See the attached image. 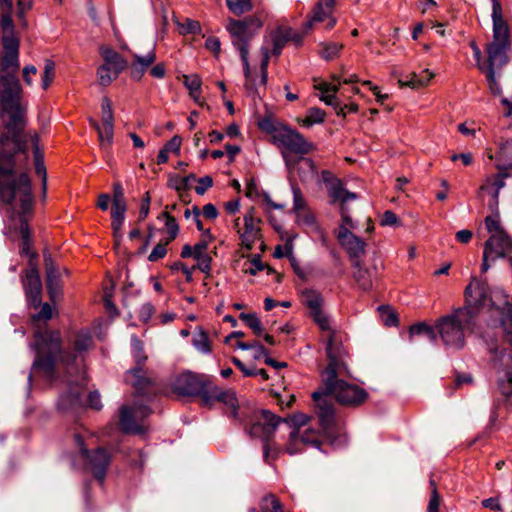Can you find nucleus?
<instances>
[{
  "instance_id": "1",
  "label": "nucleus",
  "mask_w": 512,
  "mask_h": 512,
  "mask_svg": "<svg viewBox=\"0 0 512 512\" xmlns=\"http://www.w3.org/2000/svg\"><path fill=\"white\" fill-rule=\"evenodd\" d=\"M1 43L4 54L1 58L0 108L9 120L6 127L11 136L0 138V196L6 203L18 199L23 212L32 206L31 182L26 172L18 170L15 156L20 157L22 144L18 133L25 126V107L21 105L22 88L17 78L20 68L19 39L15 35L12 18L0 19Z\"/></svg>"
},
{
  "instance_id": "2",
  "label": "nucleus",
  "mask_w": 512,
  "mask_h": 512,
  "mask_svg": "<svg viewBox=\"0 0 512 512\" xmlns=\"http://www.w3.org/2000/svg\"><path fill=\"white\" fill-rule=\"evenodd\" d=\"M347 375L349 369L345 356L329 361L322 372V388L312 394L319 423L324 431H327L334 422V407L330 396L344 406L361 405L368 397L363 388L344 380Z\"/></svg>"
},
{
  "instance_id": "3",
  "label": "nucleus",
  "mask_w": 512,
  "mask_h": 512,
  "mask_svg": "<svg viewBox=\"0 0 512 512\" xmlns=\"http://www.w3.org/2000/svg\"><path fill=\"white\" fill-rule=\"evenodd\" d=\"M172 392L179 396H200L202 403L211 406L214 401L225 405V413L240 422L245 421L244 413H239V403L233 390H222L205 374L184 372L171 383Z\"/></svg>"
},
{
  "instance_id": "4",
  "label": "nucleus",
  "mask_w": 512,
  "mask_h": 512,
  "mask_svg": "<svg viewBox=\"0 0 512 512\" xmlns=\"http://www.w3.org/2000/svg\"><path fill=\"white\" fill-rule=\"evenodd\" d=\"M53 309L50 304H42L40 311L32 316L35 329L34 349L36 358L33 369L40 371L47 380H52L57 356L60 354L61 337L58 331H49L41 325L52 318Z\"/></svg>"
},
{
  "instance_id": "5",
  "label": "nucleus",
  "mask_w": 512,
  "mask_h": 512,
  "mask_svg": "<svg viewBox=\"0 0 512 512\" xmlns=\"http://www.w3.org/2000/svg\"><path fill=\"white\" fill-rule=\"evenodd\" d=\"M93 343L91 334L88 331H80L75 335L73 341L74 354L60 355V360L65 364L67 373L77 372V380L68 379L69 392L63 394L59 398V406L63 410L75 408L80 405L81 389L86 385L87 378L85 372L80 368L82 363V353L87 351Z\"/></svg>"
},
{
  "instance_id": "6",
  "label": "nucleus",
  "mask_w": 512,
  "mask_h": 512,
  "mask_svg": "<svg viewBox=\"0 0 512 512\" xmlns=\"http://www.w3.org/2000/svg\"><path fill=\"white\" fill-rule=\"evenodd\" d=\"M472 326L471 311L469 308H459L451 314L439 318L435 328L443 345L447 349L459 350L465 345L466 333Z\"/></svg>"
},
{
  "instance_id": "7",
  "label": "nucleus",
  "mask_w": 512,
  "mask_h": 512,
  "mask_svg": "<svg viewBox=\"0 0 512 512\" xmlns=\"http://www.w3.org/2000/svg\"><path fill=\"white\" fill-rule=\"evenodd\" d=\"M484 223L490 234L484 244L481 265V271L486 273L490 269V263L506 258L512 252V238L502 227L498 213L487 216Z\"/></svg>"
},
{
  "instance_id": "8",
  "label": "nucleus",
  "mask_w": 512,
  "mask_h": 512,
  "mask_svg": "<svg viewBox=\"0 0 512 512\" xmlns=\"http://www.w3.org/2000/svg\"><path fill=\"white\" fill-rule=\"evenodd\" d=\"M262 22L258 18H246L245 20H230L226 28L231 35L233 46L239 51L245 78L251 75L249 64V43L261 28Z\"/></svg>"
},
{
  "instance_id": "9",
  "label": "nucleus",
  "mask_w": 512,
  "mask_h": 512,
  "mask_svg": "<svg viewBox=\"0 0 512 512\" xmlns=\"http://www.w3.org/2000/svg\"><path fill=\"white\" fill-rule=\"evenodd\" d=\"M492 33V40L485 48L487 59L484 70H500L509 62L511 41L508 24H493Z\"/></svg>"
},
{
  "instance_id": "10",
  "label": "nucleus",
  "mask_w": 512,
  "mask_h": 512,
  "mask_svg": "<svg viewBox=\"0 0 512 512\" xmlns=\"http://www.w3.org/2000/svg\"><path fill=\"white\" fill-rule=\"evenodd\" d=\"M132 353L136 362V366L125 374V382L135 388V398L146 396L147 399L154 394V383L146 376L143 365L147 359L144 355L143 343L137 338H131Z\"/></svg>"
},
{
  "instance_id": "11",
  "label": "nucleus",
  "mask_w": 512,
  "mask_h": 512,
  "mask_svg": "<svg viewBox=\"0 0 512 512\" xmlns=\"http://www.w3.org/2000/svg\"><path fill=\"white\" fill-rule=\"evenodd\" d=\"M261 127L272 133L273 143L281 149L286 161H288V154L304 155L312 149L311 143L294 129L287 126H275L269 129L265 122Z\"/></svg>"
},
{
  "instance_id": "12",
  "label": "nucleus",
  "mask_w": 512,
  "mask_h": 512,
  "mask_svg": "<svg viewBox=\"0 0 512 512\" xmlns=\"http://www.w3.org/2000/svg\"><path fill=\"white\" fill-rule=\"evenodd\" d=\"M151 414V409L140 401H135L133 406L123 405L120 408L119 425L127 434H143L146 427L142 421Z\"/></svg>"
},
{
  "instance_id": "13",
  "label": "nucleus",
  "mask_w": 512,
  "mask_h": 512,
  "mask_svg": "<svg viewBox=\"0 0 512 512\" xmlns=\"http://www.w3.org/2000/svg\"><path fill=\"white\" fill-rule=\"evenodd\" d=\"M493 354L492 365L497 374V385L500 392L510 397L512 395V352L503 350L498 353L496 348H489Z\"/></svg>"
},
{
  "instance_id": "14",
  "label": "nucleus",
  "mask_w": 512,
  "mask_h": 512,
  "mask_svg": "<svg viewBox=\"0 0 512 512\" xmlns=\"http://www.w3.org/2000/svg\"><path fill=\"white\" fill-rule=\"evenodd\" d=\"M314 322L324 333L326 339V354L329 361L345 356V352L339 343L337 331L333 328L331 318L323 310L311 315Z\"/></svg>"
},
{
  "instance_id": "15",
  "label": "nucleus",
  "mask_w": 512,
  "mask_h": 512,
  "mask_svg": "<svg viewBox=\"0 0 512 512\" xmlns=\"http://www.w3.org/2000/svg\"><path fill=\"white\" fill-rule=\"evenodd\" d=\"M331 204H338L340 207H346L349 201L357 199V194L345 189L343 182L335 177L330 171L323 170L321 173Z\"/></svg>"
},
{
  "instance_id": "16",
  "label": "nucleus",
  "mask_w": 512,
  "mask_h": 512,
  "mask_svg": "<svg viewBox=\"0 0 512 512\" xmlns=\"http://www.w3.org/2000/svg\"><path fill=\"white\" fill-rule=\"evenodd\" d=\"M244 227L239 228V218L235 220V228H237V232L241 239V244L247 250H251L256 243V241L261 238V228L260 224L262 223L259 217L255 216L254 208H251L249 211L245 213L243 216Z\"/></svg>"
},
{
  "instance_id": "17",
  "label": "nucleus",
  "mask_w": 512,
  "mask_h": 512,
  "mask_svg": "<svg viewBox=\"0 0 512 512\" xmlns=\"http://www.w3.org/2000/svg\"><path fill=\"white\" fill-rule=\"evenodd\" d=\"M75 442L80 449V452L84 458L88 460L89 468L93 475L100 481H103L106 470L110 463L109 453L103 449L98 448L93 454H89V451L84 447L83 438L81 435H75Z\"/></svg>"
},
{
  "instance_id": "18",
  "label": "nucleus",
  "mask_w": 512,
  "mask_h": 512,
  "mask_svg": "<svg viewBox=\"0 0 512 512\" xmlns=\"http://www.w3.org/2000/svg\"><path fill=\"white\" fill-rule=\"evenodd\" d=\"M336 0H318L313 7L308 21L305 24V30L312 28L316 23L326 22V29H332L337 20L333 16Z\"/></svg>"
},
{
  "instance_id": "19",
  "label": "nucleus",
  "mask_w": 512,
  "mask_h": 512,
  "mask_svg": "<svg viewBox=\"0 0 512 512\" xmlns=\"http://www.w3.org/2000/svg\"><path fill=\"white\" fill-rule=\"evenodd\" d=\"M465 299L467 306L471 311V318H473L474 308L486 305L489 300L488 288L485 283L473 278L472 281L465 289Z\"/></svg>"
},
{
  "instance_id": "20",
  "label": "nucleus",
  "mask_w": 512,
  "mask_h": 512,
  "mask_svg": "<svg viewBox=\"0 0 512 512\" xmlns=\"http://www.w3.org/2000/svg\"><path fill=\"white\" fill-rule=\"evenodd\" d=\"M280 422L281 419L273 413L262 410L257 421L252 424L250 434L266 440L274 433Z\"/></svg>"
},
{
  "instance_id": "21",
  "label": "nucleus",
  "mask_w": 512,
  "mask_h": 512,
  "mask_svg": "<svg viewBox=\"0 0 512 512\" xmlns=\"http://www.w3.org/2000/svg\"><path fill=\"white\" fill-rule=\"evenodd\" d=\"M336 237L352 260L358 261V258L365 253L366 243L352 231L342 228L341 233H336Z\"/></svg>"
},
{
  "instance_id": "22",
  "label": "nucleus",
  "mask_w": 512,
  "mask_h": 512,
  "mask_svg": "<svg viewBox=\"0 0 512 512\" xmlns=\"http://www.w3.org/2000/svg\"><path fill=\"white\" fill-rule=\"evenodd\" d=\"M27 301L35 308L40 305L42 283L40 275L35 268L27 271L23 282Z\"/></svg>"
},
{
  "instance_id": "23",
  "label": "nucleus",
  "mask_w": 512,
  "mask_h": 512,
  "mask_svg": "<svg viewBox=\"0 0 512 512\" xmlns=\"http://www.w3.org/2000/svg\"><path fill=\"white\" fill-rule=\"evenodd\" d=\"M507 174L499 173L486 178L483 185L480 187L481 192H487L491 194L492 199L489 203L491 210L495 213L498 209V196L500 190L505 186V178Z\"/></svg>"
},
{
  "instance_id": "24",
  "label": "nucleus",
  "mask_w": 512,
  "mask_h": 512,
  "mask_svg": "<svg viewBox=\"0 0 512 512\" xmlns=\"http://www.w3.org/2000/svg\"><path fill=\"white\" fill-rule=\"evenodd\" d=\"M31 142L34 150L35 173L41 177L43 191L45 192L47 186V172L44 164V156L43 153L40 151L39 137L37 134L31 136Z\"/></svg>"
},
{
  "instance_id": "25",
  "label": "nucleus",
  "mask_w": 512,
  "mask_h": 512,
  "mask_svg": "<svg viewBox=\"0 0 512 512\" xmlns=\"http://www.w3.org/2000/svg\"><path fill=\"white\" fill-rule=\"evenodd\" d=\"M433 77L434 74L426 69L420 74L411 73L406 78H400L398 82L402 87L405 86L412 89H418L426 86Z\"/></svg>"
},
{
  "instance_id": "26",
  "label": "nucleus",
  "mask_w": 512,
  "mask_h": 512,
  "mask_svg": "<svg viewBox=\"0 0 512 512\" xmlns=\"http://www.w3.org/2000/svg\"><path fill=\"white\" fill-rule=\"evenodd\" d=\"M155 60L156 55L154 51H150L144 56L135 55V61L131 64V76L136 80L141 79L146 69Z\"/></svg>"
},
{
  "instance_id": "27",
  "label": "nucleus",
  "mask_w": 512,
  "mask_h": 512,
  "mask_svg": "<svg viewBox=\"0 0 512 512\" xmlns=\"http://www.w3.org/2000/svg\"><path fill=\"white\" fill-rule=\"evenodd\" d=\"M100 54L104 60V63L114 67L119 73H121L127 67L126 60L115 50L110 47H100Z\"/></svg>"
},
{
  "instance_id": "28",
  "label": "nucleus",
  "mask_w": 512,
  "mask_h": 512,
  "mask_svg": "<svg viewBox=\"0 0 512 512\" xmlns=\"http://www.w3.org/2000/svg\"><path fill=\"white\" fill-rule=\"evenodd\" d=\"M325 104L332 106L338 116L345 117L347 113H356L358 111V105L354 102L348 104H342L337 95H327L321 98Z\"/></svg>"
},
{
  "instance_id": "29",
  "label": "nucleus",
  "mask_w": 512,
  "mask_h": 512,
  "mask_svg": "<svg viewBox=\"0 0 512 512\" xmlns=\"http://www.w3.org/2000/svg\"><path fill=\"white\" fill-rule=\"evenodd\" d=\"M45 266H46V282H47V289L51 295L52 298L55 297V294L60 289L59 284V278H60V271L54 266L51 258H45Z\"/></svg>"
},
{
  "instance_id": "30",
  "label": "nucleus",
  "mask_w": 512,
  "mask_h": 512,
  "mask_svg": "<svg viewBox=\"0 0 512 512\" xmlns=\"http://www.w3.org/2000/svg\"><path fill=\"white\" fill-rule=\"evenodd\" d=\"M192 345L202 354H209L212 351L211 341L203 328L197 327L192 334Z\"/></svg>"
},
{
  "instance_id": "31",
  "label": "nucleus",
  "mask_w": 512,
  "mask_h": 512,
  "mask_svg": "<svg viewBox=\"0 0 512 512\" xmlns=\"http://www.w3.org/2000/svg\"><path fill=\"white\" fill-rule=\"evenodd\" d=\"M90 124L98 132L99 141L102 147L110 146L113 142L114 136V123H102L101 125L95 121L90 120Z\"/></svg>"
},
{
  "instance_id": "32",
  "label": "nucleus",
  "mask_w": 512,
  "mask_h": 512,
  "mask_svg": "<svg viewBox=\"0 0 512 512\" xmlns=\"http://www.w3.org/2000/svg\"><path fill=\"white\" fill-rule=\"evenodd\" d=\"M184 85L189 90L190 96L199 105L202 104L200 100L201 92V79L197 74L184 75Z\"/></svg>"
},
{
  "instance_id": "33",
  "label": "nucleus",
  "mask_w": 512,
  "mask_h": 512,
  "mask_svg": "<svg viewBox=\"0 0 512 512\" xmlns=\"http://www.w3.org/2000/svg\"><path fill=\"white\" fill-rule=\"evenodd\" d=\"M120 73L114 67L103 63L97 70L98 82L102 86L110 85Z\"/></svg>"
},
{
  "instance_id": "34",
  "label": "nucleus",
  "mask_w": 512,
  "mask_h": 512,
  "mask_svg": "<svg viewBox=\"0 0 512 512\" xmlns=\"http://www.w3.org/2000/svg\"><path fill=\"white\" fill-rule=\"evenodd\" d=\"M409 335L410 337L424 336L431 342H434L437 337L435 326H429L425 323H418L411 326L409 330Z\"/></svg>"
},
{
  "instance_id": "35",
  "label": "nucleus",
  "mask_w": 512,
  "mask_h": 512,
  "mask_svg": "<svg viewBox=\"0 0 512 512\" xmlns=\"http://www.w3.org/2000/svg\"><path fill=\"white\" fill-rule=\"evenodd\" d=\"M261 512H284L280 500L273 494L265 495L259 503Z\"/></svg>"
},
{
  "instance_id": "36",
  "label": "nucleus",
  "mask_w": 512,
  "mask_h": 512,
  "mask_svg": "<svg viewBox=\"0 0 512 512\" xmlns=\"http://www.w3.org/2000/svg\"><path fill=\"white\" fill-rule=\"evenodd\" d=\"M320 56L325 60H332L339 56L343 48V44L337 42H322L320 43Z\"/></svg>"
},
{
  "instance_id": "37",
  "label": "nucleus",
  "mask_w": 512,
  "mask_h": 512,
  "mask_svg": "<svg viewBox=\"0 0 512 512\" xmlns=\"http://www.w3.org/2000/svg\"><path fill=\"white\" fill-rule=\"evenodd\" d=\"M290 37V31L279 29L272 35V53L278 56Z\"/></svg>"
},
{
  "instance_id": "38",
  "label": "nucleus",
  "mask_w": 512,
  "mask_h": 512,
  "mask_svg": "<svg viewBox=\"0 0 512 512\" xmlns=\"http://www.w3.org/2000/svg\"><path fill=\"white\" fill-rule=\"evenodd\" d=\"M354 265L357 267V271L354 274V278L358 283L359 287L363 290L371 289L372 279L370 277L369 271L365 268H362L359 264V261H355Z\"/></svg>"
},
{
  "instance_id": "39",
  "label": "nucleus",
  "mask_w": 512,
  "mask_h": 512,
  "mask_svg": "<svg viewBox=\"0 0 512 512\" xmlns=\"http://www.w3.org/2000/svg\"><path fill=\"white\" fill-rule=\"evenodd\" d=\"M291 191L293 194V212L295 214H300L307 209L306 199L299 186L295 183H291Z\"/></svg>"
},
{
  "instance_id": "40",
  "label": "nucleus",
  "mask_w": 512,
  "mask_h": 512,
  "mask_svg": "<svg viewBox=\"0 0 512 512\" xmlns=\"http://www.w3.org/2000/svg\"><path fill=\"white\" fill-rule=\"evenodd\" d=\"M55 77V63L51 59L44 61L43 73L41 75V87L47 90Z\"/></svg>"
},
{
  "instance_id": "41",
  "label": "nucleus",
  "mask_w": 512,
  "mask_h": 512,
  "mask_svg": "<svg viewBox=\"0 0 512 512\" xmlns=\"http://www.w3.org/2000/svg\"><path fill=\"white\" fill-rule=\"evenodd\" d=\"M158 219H165V228L168 233L167 240L171 242L177 237L179 233V226L178 223L176 222V219L173 216H171L167 211L161 213L158 216Z\"/></svg>"
},
{
  "instance_id": "42",
  "label": "nucleus",
  "mask_w": 512,
  "mask_h": 512,
  "mask_svg": "<svg viewBox=\"0 0 512 512\" xmlns=\"http://www.w3.org/2000/svg\"><path fill=\"white\" fill-rule=\"evenodd\" d=\"M325 112L317 107L310 108L307 111V115L302 120V124L306 127H310L314 124H320L325 120Z\"/></svg>"
},
{
  "instance_id": "43",
  "label": "nucleus",
  "mask_w": 512,
  "mask_h": 512,
  "mask_svg": "<svg viewBox=\"0 0 512 512\" xmlns=\"http://www.w3.org/2000/svg\"><path fill=\"white\" fill-rule=\"evenodd\" d=\"M240 319L245 322V324L250 327L254 334L257 336H262L263 327L260 319L255 313H241Z\"/></svg>"
},
{
  "instance_id": "44",
  "label": "nucleus",
  "mask_w": 512,
  "mask_h": 512,
  "mask_svg": "<svg viewBox=\"0 0 512 512\" xmlns=\"http://www.w3.org/2000/svg\"><path fill=\"white\" fill-rule=\"evenodd\" d=\"M333 80L336 81L337 83H328L325 81L315 83V85H314L315 89L319 90L322 93L320 99L323 96L337 94V92L339 91L340 84H341L340 78L338 76L334 75Z\"/></svg>"
},
{
  "instance_id": "45",
  "label": "nucleus",
  "mask_w": 512,
  "mask_h": 512,
  "mask_svg": "<svg viewBox=\"0 0 512 512\" xmlns=\"http://www.w3.org/2000/svg\"><path fill=\"white\" fill-rule=\"evenodd\" d=\"M304 301L306 306L309 308L311 315L316 312L322 311V297L317 292H307L304 296Z\"/></svg>"
},
{
  "instance_id": "46",
  "label": "nucleus",
  "mask_w": 512,
  "mask_h": 512,
  "mask_svg": "<svg viewBox=\"0 0 512 512\" xmlns=\"http://www.w3.org/2000/svg\"><path fill=\"white\" fill-rule=\"evenodd\" d=\"M299 441L301 445H311L315 447H319V433L314 429H306L303 432H299Z\"/></svg>"
},
{
  "instance_id": "47",
  "label": "nucleus",
  "mask_w": 512,
  "mask_h": 512,
  "mask_svg": "<svg viewBox=\"0 0 512 512\" xmlns=\"http://www.w3.org/2000/svg\"><path fill=\"white\" fill-rule=\"evenodd\" d=\"M176 24L179 28V32L183 35L185 34H198L201 32V26L198 21L186 18L183 23L176 21Z\"/></svg>"
},
{
  "instance_id": "48",
  "label": "nucleus",
  "mask_w": 512,
  "mask_h": 512,
  "mask_svg": "<svg viewBox=\"0 0 512 512\" xmlns=\"http://www.w3.org/2000/svg\"><path fill=\"white\" fill-rule=\"evenodd\" d=\"M226 4L235 15H241L252 7L250 0H226Z\"/></svg>"
},
{
  "instance_id": "49",
  "label": "nucleus",
  "mask_w": 512,
  "mask_h": 512,
  "mask_svg": "<svg viewBox=\"0 0 512 512\" xmlns=\"http://www.w3.org/2000/svg\"><path fill=\"white\" fill-rule=\"evenodd\" d=\"M339 212H340V216H341V223L337 229V233H341L342 228H344V230H350V231L352 229H355L356 224L354 223V221L352 220V218L349 214L348 207L347 206L340 207Z\"/></svg>"
},
{
  "instance_id": "50",
  "label": "nucleus",
  "mask_w": 512,
  "mask_h": 512,
  "mask_svg": "<svg viewBox=\"0 0 512 512\" xmlns=\"http://www.w3.org/2000/svg\"><path fill=\"white\" fill-rule=\"evenodd\" d=\"M303 446L304 445H301L299 441L298 431H292L290 433L289 441L286 445V452L290 455H295L302 451Z\"/></svg>"
},
{
  "instance_id": "51",
  "label": "nucleus",
  "mask_w": 512,
  "mask_h": 512,
  "mask_svg": "<svg viewBox=\"0 0 512 512\" xmlns=\"http://www.w3.org/2000/svg\"><path fill=\"white\" fill-rule=\"evenodd\" d=\"M102 123H114L112 102L108 97H103L101 102Z\"/></svg>"
},
{
  "instance_id": "52",
  "label": "nucleus",
  "mask_w": 512,
  "mask_h": 512,
  "mask_svg": "<svg viewBox=\"0 0 512 512\" xmlns=\"http://www.w3.org/2000/svg\"><path fill=\"white\" fill-rule=\"evenodd\" d=\"M497 71L498 70H492V69H486V70L482 71V72H485L489 89H490L491 93L494 95H500L502 92L501 86L496 79Z\"/></svg>"
},
{
  "instance_id": "53",
  "label": "nucleus",
  "mask_w": 512,
  "mask_h": 512,
  "mask_svg": "<svg viewBox=\"0 0 512 512\" xmlns=\"http://www.w3.org/2000/svg\"><path fill=\"white\" fill-rule=\"evenodd\" d=\"M296 217L298 221L305 224L308 227H311L313 229H319L318 223L316 221L315 215L307 209H305L300 214H296Z\"/></svg>"
},
{
  "instance_id": "54",
  "label": "nucleus",
  "mask_w": 512,
  "mask_h": 512,
  "mask_svg": "<svg viewBox=\"0 0 512 512\" xmlns=\"http://www.w3.org/2000/svg\"><path fill=\"white\" fill-rule=\"evenodd\" d=\"M170 243V241L166 240L165 242H160L158 243L154 248L153 250L151 251V253L149 254L148 256V260L151 261V262H155L159 259H162L166 253H167V249H166V246Z\"/></svg>"
},
{
  "instance_id": "55",
  "label": "nucleus",
  "mask_w": 512,
  "mask_h": 512,
  "mask_svg": "<svg viewBox=\"0 0 512 512\" xmlns=\"http://www.w3.org/2000/svg\"><path fill=\"white\" fill-rule=\"evenodd\" d=\"M265 268L268 269V273L271 272V268L261 262L260 256L255 255L251 260L249 267L245 269V272L249 273L250 275H256L259 271H262Z\"/></svg>"
},
{
  "instance_id": "56",
  "label": "nucleus",
  "mask_w": 512,
  "mask_h": 512,
  "mask_svg": "<svg viewBox=\"0 0 512 512\" xmlns=\"http://www.w3.org/2000/svg\"><path fill=\"white\" fill-rule=\"evenodd\" d=\"M492 1V22L493 24H506V20L503 18L502 7L499 0Z\"/></svg>"
},
{
  "instance_id": "57",
  "label": "nucleus",
  "mask_w": 512,
  "mask_h": 512,
  "mask_svg": "<svg viewBox=\"0 0 512 512\" xmlns=\"http://www.w3.org/2000/svg\"><path fill=\"white\" fill-rule=\"evenodd\" d=\"M441 496L436 488L431 491L427 512H439Z\"/></svg>"
},
{
  "instance_id": "58",
  "label": "nucleus",
  "mask_w": 512,
  "mask_h": 512,
  "mask_svg": "<svg viewBox=\"0 0 512 512\" xmlns=\"http://www.w3.org/2000/svg\"><path fill=\"white\" fill-rule=\"evenodd\" d=\"M189 179H195V176L192 174L188 177L170 178L169 186L178 191L183 190L188 186Z\"/></svg>"
},
{
  "instance_id": "59",
  "label": "nucleus",
  "mask_w": 512,
  "mask_h": 512,
  "mask_svg": "<svg viewBox=\"0 0 512 512\" xmlns=\"http://www.w3.org/2000/svg\"><path fill=\"white\" fill-rule=\"evenodd\" d=\"M194 259L197 261V268L201 272L209 274L211 270V257L208 254H205L198 257H194Z\"/></svg>"
},
{
  "instance_id": "60",
  "label": "nucleus",
  "mask_w": 512,
  "mask_h": 512,
  "mask_svg": "<svg viewBox=\"0 0 512 512\" xmlns=\"http://www.w3.org/2000/svg\"><path fill=\"white\" fill-rule=\"evenodd\" d=\"M310 420V417L304 413H296L290 418L291 424L296 428L293 431H300V428L305 426Z\"/></svg>"
},
{
  "instance_id": "61",
  "label": "nucleus",
  "mask_w": 512,
  "mask_h": 512,
  "mask_svg": "<svg viewBox=\"0 0 512 512\" xmlns=\"http://www.w3.org/2000/svg\"><path fill=\"white\" fill-rule=\"evenodd\" d=\"M126 211H127L126 203H112L111 219L125 220Z\"/></svg>"
},
{
  "instance_id": "62",
  "label": "nucleus",
  "mask_w": 512,
  "mask_h": 512,
  "mask_svg": "<svg viewBox=\"0 0 512 512\" xmlns=\"http://www.w3.org/2000/svg\"><path fill=\"white\" fill-rule=\"evenodd\" d=\"M213 185V180L210 176L201 177L198 180V185L195 187V191L198 195H203Z\"/></svg>"
},
{
  "instance_id": "63",
  "label": "nucleus",
  "mask_w": 512,
  "mask_h": 512,
  "mask_svg": "<svg viewBox=\"0 0 512 512\" xmlns=\"http://www.w3.org/2000/svg\"><path fill=\"white\" fill-rule=\"evenodd\" d=\"M381 314L383 318V322L386 326H394L398 322V318L394 312L389 310L388 308L382 307Z\"/></svg>"
},
{
  "instance_id": "64",
  "label": "nucleus",
  "mask_w": 512,
  "mask_h": 512,
  "mask_svg": "<svg viewBox=\"0 0 512 512\" xmlns=\"http://www.w3.org/2000/svg\"><path fill=\"white\" fill-rule=\"evenodd\" d=\"M37 74V68L33 65H27L22 70L23 80L28 86L33 85V77Z\"/></svg>"
}]
</instances>
